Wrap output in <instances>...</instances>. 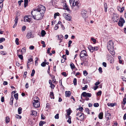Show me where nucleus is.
I'll return each mask as SVG.
<instances>
[{"instance_id":"obj_8","label":"nucleus","mask_w":126,"mask_h":126,"mask_svg":"<svg viewBox=\"0 0 126 126\" xmlns=\"http://www.w3.org/2000/svg\"><path fill=\"white\" fill-rule=\"evenodd\" d=\"M76 115L79 118L80 121H81L84 119V115L83 113L80 112H78L76 113Z\"/></svg>"},{"instance_id":"obj_28","label":"nucleus","mask_w":126,"mask_h":126,"mask_svg":"<svg viewBox=\"0 0 126 126\" xmlns=\"http://www.w3.org/2000/svg\"><path fill=\"white\" fill-rule=\"evenodd\" d=\"M68 119L67 120V122H68L69 124H70L71 123V117L70 116H69L68 117Z\"/></svg>"},{"instance_id":"obj_15","label":"nucleus","mask_w":126,"mask_h":126,"mask_svg":"<svg viewBox=\"0 0 126 126\" xmlns=\"http://www.w3.org/2000/svg\"><path fill=\"white\" fill-rule=\"evenodd\" d=\"M31 115H33L34 116H35L37 115V112L34 111L33 110H32L31 111Z\"/></svg>"},{"instance_id":"obj_31","label":"nucleus","mask_w":126,"mask_h":126,"mask_svg":"<svg viewBox=\"0 0 126 126\" xmlns=\"http://www.w3.org/2000/svg\"><path fill=\"white\" fill-rule=\"evenodd\" d=\"M22 109L21 107H19L18 110V113L20 114L22 112Z\"/></svg>"},{"instance_id":"obj_11","label":"nucleus","mask_w":126,"mask_h":126,"mask_svg":"<svg viewBox=\"0 0 126 126\" xmlns=\"http://www.w3.org/2000/svg\"><path fill=\"white\" fill-rule=\"evenodd\" d=\"M82 95L84 97H91L92 96V94L91 93H87L86 92H83L81 94V96Z\"/></svg>"},{"instance_id":"obj_52","label":"nucleus","mask_w":126,"mask_h":126,"mask_svg":"<svg viewBox=\"0 0 126 126\" xmlns=\"http://www.w3.org/2000/svg\"><path fill=\"white\" fill-rule=\"evenodd\" d=\"M59 114H57L54 117L56 119H58L59 118Z\"/></svg>"},{"instance_id":"obj_51","label":"nucleus","mask_w":126,"mask_h":126,"mask_svg":"<svg viewBox=\"0 0 126 126\" xmlns=\"http://www.w3.org/2000/svg\"><path fill=\"white\" fill-rule=\"evenodd\" d=\"M35 59L36 60L35 61V65H37L38 64V63H37V61H38V58H36Z\"/></svg>"},{"instance_id":"obj_42","label":"nucleus","mask_w":126,"mask_h":126,"mask_svg":"<svg viewBox=\"0 0 126 126\" xmlns=\"http://www.w3.org/2000/svg\"><path fill=\"white\" fill-rule=\"evenodd\" d=\"M99 104L98 103H95L94 104V106L95 107H97L99 106Z\"/></svg>"},{"instance_id":"obj_9","label":"nucleus","mask_w":126,"mask_h":126,"mask_svg":"<svg viewBox=\"0 0 126 126\" xmlns=\"http://www.w3.org/2000/svg\"><path fill=\"white\" fill-rule=\"evenodd\" d=\"M87 11L84 10H82L81 12V15L85 20L88 18V17L87 15Z\"/></svg>"},{"instance_id":"obj_43","label":"nucleus","mask_w":126,"mask_h":126,"mask_svg":"<svg viewBox=\"0 0 126 126\" xmlns=\"http://www.w3.org/2000/svg\"><path fill=\"white\" fill-rule=\"evenodd\" d=\"M83 74L85 76H86L88 74V73L86 71L84 70L83 71Z\"/></svg>"},{"instance_id":"obj_64","label":"nucleus","mask_w":126,"mask_h":126,"mask_svg":"<svg viewBox=\"0 0 126 126\" xmlns=\"http://www.w3.org/2000/svg\"><path fill=\"white\" fill-rule=\"evenodd\" d=\"M62 58L64 59V60H66V56L65 55H63L62 56Z\"/></svg>"},{"instance_id":"obj_60","label":"nucleus","mask_w":126,"mask_h":126,"mask_svg":"<svg viewBox=\"0 0 126 126\" xmlns=\"http://www.w3.org/2000/svg\"><path fill=\"white\" fill-rule=\"evenodd\" d=\"M79 110L80 111H82L83 110V108L81 107H79Z\"/></svg>"},{"instance_id":"obj_41","label":"nucleus","mask_w":126,"mask_h":126,"mask_svg":"<svg viewBox=\"0 0 126 126\" xmlns=\"http://www.w3.org/2000/svg\"><path fill=\"white\" fill-rule=\"evenodd\" d=\"M59 27V26H58V24H56L54 27V29L55 30H56L58 29Z\"/></svg>"},{"instance_id":"obj_32","label":"nucleus","mask_w":126,"mask_h":126,"mask_svg":"<svg viewBox=\"0 0 126 126\" xmlns=\"http://www.w3.org/2000/svg\"><path fill=\"white\" fill-rule=\"evenodd\" d=\"M46 33L45 31L44 30H42L41 31V34L42 36H43L46 34Z\"/></svg>"},{"instance_id":"obj_38","label":"nucleus","mask_w":126,"mask_h":126,"mask_svg":"<svg viewBox=\"0 0 126 126\" xmlns=\"http://www.w3.org/2000/svg\"><path fill=\"white\" fill-rule=\"evenodd\" d=\"M35 73V71L34 69H33L32 70V73L31 74V76H33Z\"/></svg>"},{"instance_id":"obj_3","label":"nucleus","mask_w":126,"mask_h":126,"mask_svg":"<svg viewBox=\"0 0 126 126\" xmlns=\"http://www.w3.org/2000/svg\"><path fill=\"white\" fill-rule=\"evenodd\" d=\"M34 100L33 102V106L35 108H38L40 106V102L39 101V98L38 97H35Z\"/></svg>"},{"instance_id":"obj_30","label":"nucleus","mask_w":126,"mask_h":126,"mask_svg":"<svg viewBox=\"0 0 126 126\" xmlns=\"http://www.w3.org/2000/svg\"><path fill=\"white\" fill-rule=\"evenodd\" d=\"M14 97L16 100H17L18 98V93L15 94L14 95Z\"/></svg>"},{"instance_id":"obj_20","label":"nucleus","mask_w":126,"mask_h":126,"mask_svg":"<svg viewBox=\"0 0 126 126\" xmlns=\"http://www.w3.org/2000/svg\"><path fill=\"white\" fill-rule=\"evenodd\" d=\"M33 59H32L31 58V57H30V58H29L28 59V61L27 63V66L28 67V68H29V67H28L29 65V63H33Z\"/></svg>"},{"instance_id":"obj_1","label":"nucleus","mask_w":126,"mask_h":126,"mask_svg":"<svg viewBox=\"0 0 126 126\" xmlns=\"http://www.w3.org/2000/svg\"><path fill=\"white\" fill-rule=\"evenodd\" d=\"M46 10L45 7L41 5H39L36 9L33 10L31 12L32 17L34 19L37 20L42 19L44 16V13Z\"/></svg>"},{"instance_id":"obj_40","label":"nucleus","mask_w":126,"mask_h":126,"mask_svg":"<svg viewBox=\"0 0 126 126\" xmlns=\"http://www.w3.org/2000/svg\"><path fill=\"white\" fill-rule=\"evenodd\" d=\"M102 94V91H99L97 93V96H100Z\"/></svg>"},{"instance_id":"obj_57","label":"nucleus","mask_w":126,"mask_h":126,"mask_svg":"<svg viewBox=\"0 0 126 126\" xmlns=\"http://www.w3.org/2000/svg\"><path fill=\"white\" fill-rule=\"evenodd\" d=\"M85 111L88 114H89V109L88 108H86L85 109Z\"/></svg>"},{"instance_id":"obj_13","label":"nucleus","mask_w":126,"mask_h":126,"mask_svg":"<svg viewBox=\"0 0 126 126\" xmlns=\"http://www.w3.org/2000/svg\"><path fill=\"white\" fill-rule=\"evenodd\" d=\"M117 9L118 10L120 13H122L124 10V7H121L120 6H118L117 7Z\"/></svg>"},{"instance_id":"obj_44","label":"nucleus","mask_w":126,"mask_h":126,"mask_svg":"<svg viewBox=\"0 0 126 126\" xmlns=\"http://www.w3.org/2000/svg\"><path fill=\"white\" fill-rule=\"evenodd\" d=\"M16 117L17 119H21V116L20 115H16Z\"/></svg>"},{"instance_id":"obj_5","label":"nucleus","mask_w":126,"mask_h":126,"mask_svg":"<svg viewBox=\"0 0 126 126\" xmlns=\"http://www.w3.org/2000/svg\"><path fill=\"white\" fill-rule=\"evenodd\" d=\"M119 15L117 14H114L112 15L111 20L114 22H117L118 21L119 19Z\"/></svg>"},{"instance_id":"obj_27","label":"nucleus","mask_w":126,"mask_h":126,"mask_svg":"<svg viewBox=\"0 0 126 126\" xmlns=\"http://www.w3.org/2000/svg\"><path fill=\"white\" fill-rule=\"evenodd\" d=\"M24 0V7L25 8L28 5V0Z\"/></svg>"},{"instance_id":"obj_35","label":"nucleus","mask_w":126,"mask_h":126,"mask_svg":"<svg viewBox=\"0 0 126 126\" xmlns=\"http://www.w3.org/2000/svg\"><path fill=\"white\" fill-rule=\"evenodd\" d=\"M77 80L75 78H74L73 81V82L75 85H77Z\"/></svg>"},{"instance_id":"obj_61","label":"nucleus","mask_w":126,"mask_h":126,"mask_svg":"<svg viewBox=\"0 0 126 126\" xmlns=\"http://www.w3.org/2000/svg\"><path fill=\"white\" fill-rule=\"evenodd\" d=\"M50 87L51 88L53 89L55 87V86L53 84H50Z\"/></svg>"},{"instance_id":"obj_34","label":"nucleus","mask_w":126,"mask_h":126,"mask_svg":"<svg viewBox=\"0 0 126 126\" xmlns=\"http://www.w3.org/2000/svg\"><path fill=\"white\" fill-rule=\"evenodd\" d=\"M10 121V118L9 117H6L5 122L6 123L9 122Z\"/></svg>"},{"instance_id":"obj_37","label":"nucleus","mask_w":126,"mask_h":126,"mask_svg":"<svg viewBox=\"0 0 126 126\" xmlns=\"http://www.w3.org/2000/svg\"><path fill=\"white\" fill-rule=\"evenodd\" d=\"M19 39L18 38H16L15 40V42L17 45H18L19 44V43L18 42Z\"/></svg>"},{"instance_id":"obj_23","label":"nucleus","mask_w":126,"mask_h":126,"mask_svg":"<svg viewBox=\"0 0 126 126\" xmlns=\"http://www.w3.org/2000/svg\"><path fill=\"white\" fill-rule=\"evenodd\" d=\"M105 117L106 118H107V120H108L109 119V116H110L111 114H110L107 112L105 113Z\"/></svg>"},{"instance_id":"obj_36","label":"nucleus","mask_w":126,"mask_h":126,"mask_svg":"<svg viewBox=\"0 0 126 126\" xmlns=\"http://www.w3.org/2000/svg\"><path fill=\"white\" fill-rule=\"evenodd\" d=\"M5 39L4 38L2 37L0 38V43L2 42H3L5 41Z\"/></svg>"},{"instance_id":"obj_39","label":"nucleus","mask_w":126,"mask_h":126,"mask_svg":"<svg viewBox=\"0 0 126 126\" xmlns=\"http://www.w3.org/2000/svg\"><path fill=\"white\" fill-rule=\"evenodd\" d=\"M45 123V122L40 121L39 123L40 126H42L43 124H44Z\"/></svg>"},{"instance_id":"obj_18","label":"nucleus","mask_w":126,"mask_h":126,"mask_svg":"<svg viewBox=\"0 0 126 126\" xmlns=\"http://www.w3.org/2000/svg\"><path fill=\"white\" fill-rule=\"evenodd\" d=\"M85 58H84L83 59V62L85 66H86L88 64V62L87 60Z\"/></svg>"},{"instance_id":"obj_56","label":"nucleus","mask_w":126,"mask_h":126,"mask_svg":"<svg viewBox=\"0 0 126 126\" xmlns=\"http://www.w3.org/2000/svg\"><path fill=\"white\" fill-rule=\"evenodd\" d=\"M94 51H96L98 49V47H94Z\"/></svg>"},{"instance_id":"obj_26","label":"nucleus","mask_w":126,"mask_h":126,"mask_svg":"<svg viewBox=\"0 0 126 126\" xmlns=\"http://www.w3.org/2000/svg\"><path fill=\"white\" fill-rule=\"evenodd\" d=\"M50 96L51 99H54V94L53 92H51L50 93Z\"/></svg>"},{"instance_id":"obj_62","label":"nucleus","mask_w":126,"mask_h":126,"mask_svg":"<svg viewBox=\"0 0 126 126\" xmlns=\"http://www.w3.org/2000/svg\"><path fill=\"white\" fill-rule=\"evenodd\" d=\"M34 47L33 46H30L29 47V49H30L32 50L34 49Z\"/></svg>"},{"instance_id":"obj_17","label":"nucleus","mask_w":126,"mask_h":126,"mask_svg":"<svg viewBox=\"0 0 126 126\" xmlns=\"http://www.w3.org/2000/svg\"><path fill=\"white\" fill-rule=\"evenodd\" d=\"M24 22H30V18L27 17V16H25L24 18Z\"/></svg>"},{"instance_id":"obj_16","label":"nucleus","mask_w":126,"mask_h":126,"mask_svg":"<svg viewBox=\"0 0 126 126\" xmlns=\"http://www.w3.org/2000/svg\"><path fill=\"white\" fill-rule=\"evenodd\" d=\"M63 8L64 9L67 10V11L69 12H70V10L68 8V6L66 5V3H65V4L63 6Z\"/></svg>"},{"instance_id":"obj_46","label":"nucleus","mask_w":126,"mask_h":126,"mask_svg":"<svg viewBox=\"0 0 126 126\" xmlns=\"http://www.w3.org/2000/svg\"><path fill=\"white\" fill-rule=\"evenodd\" d=\"M99 72L101 73H102V69L101 67H100L98 69Z\"/></svg>"},{"instance_id":"obj_48","label":"nucleus","mask_w":126,"mask_h":126,"mask_svg":"<svg viewBox=\"0 0 126 126\" xmlns=\"http://www.w3.org/2000/svg\"><path fill=\"white\" fill-rule=\"evenodd\" d=\"M18 57L21 60L23 59V56L22 55H21V54L19 55H18Z\"/></svg>"},{"instance_id":"obj_29","label":"nucleus","mask_w":126,"mask_h":126,"mask_svg":"<svg viewBox=\"0 0 126 126\" xmlns=\"http://www.w3.org/2000/svg\"><path fill=\"white\" fill-rule=\"evenodd\" d=\"M71 112V110L70 109H69L68 110H67V115L68 116H69Z\"/></svg>"},{"instance_id":"obj_55","label":"nucleus","mask_w":126,"mask_h":126,"mask_svg":"<svg viewBox=\"0 0 126 126\" xmlns=\"http://www.w3.org/2000/svg\"><path fill=\"white\" fill-rule=\"evenodd\" d=\"M26 27L25 26H23L22 28V31H24L26 29Z\"/></svg>"},{"instance_id":"obj_6","label":"nucleus","mask_w":126,"mask_h":126,"mask_svg":"<svg viewBox=\"0 0 126 126\" xmlns=\"http://www.w3.org/2000/svg\"><path fill=\"white\" fill-rule=\"evenodd\" d=\"M80 56V57L82 59L87 58L88 57L86 51L84 50L81 51Z\"/></svg>"},{"instance_id":"obj_2","label":"nucleus","mask_w":126,"mask_h":126,"mask_svg":"<svg viewBox=\"0 0 126 126\" xmlns=\"http://www.w3.org/2000/svg\"><path fill=\"white\" fill-rule=\"evenodd\" d=\"M70 3L72 5V8L74 10L78 9L80 4L79 0H69Z\"/></svg>"},{"instance_id":"obj_25","label":"nucleus","mask_w":126,"mask_h":126,"mask_svg":"<svg viewBox=\"0 0 126 126\" xmlns=\"http://www.w3.org/2000/svg\"><path fill=\"white\" fill-rule=\"evenodd\" d=\"M103 113L102 112L99 113L98 115V117L100 119H102L103 118Z\"/></svg>"},{"instance_id":"obj_14","label":"nucleus","mask_w":126,"mask_h":126,"mask_svg":"<svg viewBox=\"0 0 126 126\" xmlns=\"http://www.w3.org/2000/svg\"><path fill=\"white\" fill-rule=\"evenodd\" d=\"M18 21V18H17V16H16L14 20L15 23L13 26V28H15L17 25Z\"/></svg>"},{"instance_id":"obj_12","label":"nucleus","mask_w":126,"mask_h":126,"mask_svg":"<svg viewBox=\"0 0 126 126\" xmlns=\"http://www.w3.org/2000/svg\"><path fill=\"white\" fill-rule=\"evenodd\" d=\"M34 37V35L32 34V33L31 32H29L26 35V37L27 38L29 39L31 38H33Z\"/></svg>"},{"instance_id":"obj_45","label":"nucleus","mask_w":126,"mask_h":126,"mask_svg":"<svg viewBox=\"0 0 126 126\" xmlns=\"http://www.w3.org/2000/svg\"><path fill=\"white\" fill-rule=\"evenodd\" d=\"M126 103V98H124L123 100V104L125 105Z\"/></svg>"},{"instance_id":"obj_4","label":"nucleus","mask_w":126,"mask_h":126,"mask_svg":"<svg viewBox=\"0 0 126 126\" xmlns=\"http://www.w3.org/2000/svg\"><path fill=\"white\" fill-rule=\"evenodd\" d=\"M113 43L111 40H110L107 43V47L109 50H112L114 49Z\"/></svg>"},{"instance_id":"obj_49","label":"nucleus","mask_w":126,"mask_h":126,"mask_svg":"<svg viewBox=\"0 0 126 126\" xmlns=\"http://www.w3.org/2000/svg\"><path fill=\"white\" fill-rule=\"evenodd\" d=\"M72 42L71 40L69 41L68 43V47H69L71 46V44L72 43Z\"/></svg>"},{"instance_id":"obj_33","label":"nucleus","mask_w":126,"mask_h":126,"mask_svg":"<svg viewBox=\"0 0 126 126\" xmlns=\"http://www.w3.org/2000/svg\"><path fill=\"white\" fill-rule=\"evenodd\" d=\"M70 65L72 69H73L75 68V66L73 63H71L70 64Z\"/></svg>"},{"instance_id":"obj_24","label":"nucleus","mask_w":126,"mask_h":126,"mask_svg":"<svg viewBox=\"0 0 126 126\" xmlns=\"http://www.w3.org/2000/svg\"><path fill=\"white\" fill-rule=\"evenodd\" d=\"M14 98L13 95H11V97L10 98V104L11 105H12L13 104V101Z\"/></svg>"},{"instance_id":"obj_21","label":"nucleus","mask_w":126,"mask_h":126,"mask_svg":"<svg viewBox=\"0 0 126 126\" xmlns=\"http://www.w3.org/2000/svg\"><path fill=\"white\" fill-rule=\"evenodd\" d=\"M88 48L89 50L91 52H93L94 51V47L91 46H88Z\"/></svg>"},{"instance_id":"obj_63","label":"nucleus","mask_w":126,"mask_h":126,"mask_svg":"<svg viewBox=\"0 0 126 126\" xmlns=\"http://www.w3.org/2000/svg\"><path fill=\"white\" fill-rule=\"evenodd\" d=\"M103 65L105 67L107 66V64L105 62H104L102 63Z\"/></svg>"},{"instance_id":"obj_19","label":"nucleus","mask_w":126,"mask_h":126,"mask_svg":"<svg viewBox=\"0 0 126 126\" xmlns=\"http://www.w3.org/2000/svg\"><path fill=\"white\" fill-rule=\"evenodd\" d=\"M71 94L70 91H66L65 92V96L66 97H69Z\"/></svg>"},{"instance_id":"obj_7","label":"nucleus","mask_w":126,"mask_h":126,"mask_svg":"<svg viewBox=\"0 0 126 126\" xmlns=\"http://www.w3.org/2000/svg\"><path fill=\"white\" fill-rule=\"evenodd\" d=\"M125 23V21L124 19L120 17L118 22V25L120 27H122L123 26L124 24Z\"/></svg>"},{"instance_id":"obj_10","label":"nucleus","mask_w":126,"mask_h":126,"mask_svg":"<svg viewBox=\"0 0 126 126\" xmlns=\"http://www.w3.org/2000/svg\"><path fill=\"white\" fill-rule=\"evenodd\" d=\"M63 16L66 20L69 21H71V17L69 15H68L67 14H63Z\"/></svg>"},{"instance_id":"obj_54","label":"nucleus","mask_w":126,"mask_h":126,"mask_svg":"<svg viewBox=\"0 0 126 126\" xmlns=\"http://www.w3.org/2000/svg\"><path fill=\"white\" fill-rule=\"evenodd\" d=\"M104 7H105V12H106L107 11V5H106H106L104 4Z\"/></svg>"},{"instance_id":"obj_47","label":"nucleus","mask_w":126,"mask_h":126,"mask_svg":"<svg viewBox=\"0 0 126 126\" xmlns=\"http://www.w3.org/2000/svg\"><path fill=\"white\" fill-rule=\"evenodd\" d=\"M88 87V86L87 85H85V86L82 88V89L83 90H85Z\"/></svg>"},{"instance_id":"obj_50","label":"nucleus","mask_w":126,"mask_h":126,"mask_svg":"<svg viewBox=\"0 0 126 126\" xmlns=\"http://www.w3.org/2000/svg\"><path fill=\"white\" fill-rule=\"evenodd\" d=\"M41 65L42 67L45 66L46 65L45 62H43L41 63Z\"/></svg>"},{"instance_id":"obj_59","label":"nucleus","mask_w":126,"mask_h":126,"mask_svg":"<svg viewBox=\"0 0 126 126\" xmlns=\"http://www.w3.org/2000/svg\"><path fill=\"white\" fill-rule=\"evenodd\" d=\"M27 72H25L24 73V75H23V77H24L25 78H26V74H27Z\"/></svg>"},{"instance_id":"obj_22","label":"nucleus","mask_w":126,"mask_h":126,"mask_svg":"<svg viewBox=\"0 0 126 126\" xmlns=\"http://www.w3.org/2000/svg\"><path fill=\"white\" fill-rule=\"evenodd\" d=\"M113 49L112 50H109V51L110 53L113 56H114L115 55V52L113 50Z\"/></svg>"},{"instance_id":"obj_58","label":"nucleus","mask_w":126,"mask_h":126,"mask_svg":"<svg viewBox=\"0 0 126 126\" xmlns=\"http://www.w3.org/2000/svg\"><path fill=\"white\" fill-rule=\"evenodd\" d=\"M62 74L64 77H66L67 76L65 72H63L62 73Z\"/></svg>"},{"instance_id":"obj_53","label":"nucleus","mask_w":126,"mask_h":126,"mask_svg":"<svg viewBox=\"0 0 126 126\" xmlns=\"http://www.w3.org/2000/svg\"><path fill=\"white\" fill-rule=\"evenodd\" d=\"M26 49L25 47H23L21 50V52L22 53L24 52H25Z\"/></svg>"}]
</instances>
